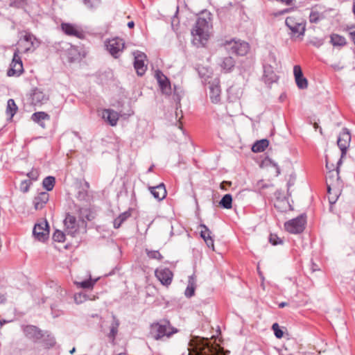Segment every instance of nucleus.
Returning a JSON list of instances; mask_svg holds the SVG:
<instances>
[{
    "label": "nucleus",
    "instance_id": "nucleus-1",
    "mask_svg": "<svg viewBox=\"0 0 355 355\" xmlns=\"http://www.w3.org/2000/svg\"><path fill=\"white\" fill-rule=\"evenodd\" d=\"M211 27V14L207 11L202 12L191 30L193 44L196 46H204L209 40Z\"/></svg>",
    "mask_w": 355,
    "mask_h": 355
},
{
    "label": "nucleus",
    "instance_id": "nucleus-2",
    "mask_svg": "<svg viewBox=\"0 0 355 355\" xmlns=\"http://www.w3.org/2000/svg\"><path fill=\"white\" fill-rule=\"evenodd\" d=\"M341 164L342 160L339 159L337 162L336 170H330L326 175V184L330 204H334L341 193L342 182L339 177V167Z\"/></svg>",
    "mask_w": 355,
    "mask_h": 355
},
{
    "label": "nucleus",
    "instance_id": "nucleus-3",
    "mask_svg": "<svg viewBox=\"0 0 355 355\" xmlns=\"http://www.w3.org/2000/svg\"><path fill=\"white\" fill-rule=\"evenodd\" d=\"M178 332V329L171 326L168 320L161 321L152 325V334L155 340H162L164 337L169 338Z\"/></svg>",
    "mask_w": 355,
    "mask_h": 355
},
{
    "label": "nucleus",
    "instance_id": "nucleus-4",
    "mask_svg": "<svg viewBox=\"0 0 355 355\" xmlns=\"http://www.w3.org/2000/svg\"><path fill=\"white\" fill-rule=\"evenodd\" d=\"M285 24L291 31L292 38H300L304 35L306 23L302 18L288 17L285 20Z\"/></svg>",
    "mask_w": 355,
    "mask_h": 355
},
{
    "label": "nucleus",
    "instance_id": "nucleus-5",
    "mask_svg": "<svg viewBox=\"0 0 355 355\" xmlns=\"http://www.w3.org/2000/svg\"><path fill=\"white\" fill-rule=\"evenodd\" d=\"M105 46L106 50L113 58H118L123 53L125 47V43L123 39L115 37L106 40Z\"/></svg>",
    "mask_w": 355,
    "mask_h": 355
},
{
    "label": "nucleus",
    "instance_id": "nucleus-6",
    "mask_svg": "<svg viewBox=\"0 0 355 355\" xmlns=\"http://www.w3.org/2000/svg\"><path fill=\"white\" fill-rule=\"evenodd\" d=\"M40 42L31 33L26 32L18 42V48L23 53L33 52L39 46Z\"/></svg>",
    "mask_w": 355,
    "mask_h": 355
},
{
    "label": "nucleus",
    "instance_id": "nucleus-7",
    "mask_svg": "<svg viewBox=\"0 0 355 355\" xmlns=\"http://www.w3.org/2000/svg\"><path fill=\"white\" fill-rule=\"evenodd\" d=\"M305 223L306 219L302 215L286 222L284 224V227L286 230L290 233L297 234L302 232L304 230Z\"/></svg>",
    "mask_w": 355,
    "mask_h": 355
},
{
    "label": "nucleus",
    "instance_id": "nucleus-8",
    "mask_svg": "<svg viewBox=\"0 0 355 355\" xmlns=\"http://www.w3.org/2000/svg\"><path fill=\"white\" fill-rule=\"evenodd\" d=\"M193 355H218V351L216 347L210 346L207 340H203L197 343L193 349Z\"/></svg>",
    "mask_w": 355,
    "mask_h": 355
},
{
    "label": "nucleus",
    "instance_id": "nucleus-9",
    "mask_svg": "<svg viewBox=\"0 0 355 355\" xmlns=\"http://www.w3.org/2000/svg\"><path fill=\"white\" fill-rule=\"evenodd\" d=\"M62 31L67 35L82 39L85 37V33L82 28L77 25L70 23H62Z\"/></svg>",
    "mask_w": 355,
    "mask_h": 355
},
{
    "label": "nucleus",
    "instance_id": "nucleus-10",
    "mask_svg": "<svg viewBox=\"0 0 355 355\" xmlns=\"http://www.w3.org/2000/svg\"><path fill=\"white\" fill-rule=\"evenodd\" d=\"M33 234L36 239L40 241H44L49 238V230L46 221L36 224L34 226Z\"/></svg>",
    "mask_w": 355,
    "mask_h": 355
},
{
    "label": "nucleus",
    "instance_id": "nucleus-11",
    "mask_svg": "<svg viewBox=\"0 0 355 355\" xmlns=\"http://www.w3.org/2000/svg\"><path fill=\"white\" fill-rule=\"evenodd\" d=\"M350 141L351 135L349 131L346 128L343 129L340 132L337 141L338 146L341 150V157L340 159H342L346 155V152L349 146Z\"/></svg>",
    "mask_w": 355,
    "mask_h": 355
},
{
    "label": "nucleus",
    "instance_id": "nucleus-12",
    "mask_svg": "<svg viewBox=\"0 0 355 355\" xmlns=\"http://www.w3.org/2000/svg\"><path fill=\"white\" fill-rule=\"evenodd\" d=\"M232 53L237 55L243 56L248 53L250 50L249 44L244 41H232L229 42Z\"/></svg>",
    "mask_w": 355,
    "mask_h": 355
},
{
    "label": "nucleus",
    "instance_id": "nucleus-13",
    "mask_svg": "<svg viewBox=\"0 0 355 355\" xmlns=\"http://www.w3.org/2000/svg\"><path fill=\"white\" fill-rule=\"evenodd\" d=\"M155 76L162 92L166 95H170L171 94V87L168 78L159 70L155 71Z\"/></svg>",
    "mask_w": 355,
    "mask_h": 355
},
{
    "label": "nucleus",
    "instance_id": "nucleus-14",
    "mask_svg": "<svg viewBox=\"0 0 355 355\" xmlns=\"http://www.w3.org/2000/svg\"><path fill=\"white\" fill-rule=\"evenodd\" d=\"M220 80L218 76L214 78L213 82L209 86V97L213 103H218L220 101Z\"/></svg>",
    "mask_w": 355,
    "mask_h": 355
},
{
    "label": "nucleus",
    "instance_id": "nucleus-15",
    "mask_svg": "<svg viewBox=\"0 0 355 355\" xmlns=\"http://www.w3.org/2000/svg\"><path fill=\"white\" fill-rule=\"evenodd\" d=\"M49 99V96L42 89L35 88L31 94V103L34 105H41L46 103Z\"/></svg>",
    "mask_w": 355,
    "mask_h": 355
},
{
    "label": "nucleus",
    "instance_id": "nucleus-16",
    "mask_svg": "<svg viewBox=\"0 0 355 355\" xmlns=\"http://www.w3.org/2000/svg\"><path fill=\"white\" fill-rule=\"evenodd\" d=\"M155 273L156 277L163 285L168 286L171 284L173 275L168 268L157 269Z\"/></svg>",
    "mask_w": 355,
    "mask_h": 355
},
{
    "label": "nucleus",
    "instance_id": "nucleus-17",
    "mask_svg": "<svg viewBox=\"0 0 355 355\" xmlns=\"http://www.w3.org/2000/svg\"><path fill=\"white\" fill-rule=\"evenodd\" d=\"M66 231L68 234L73 236L78 230V225L75 216L67 214L64 220Z\"/></svg>",
    "mask_w": 355,
    "mask_h": 355
},
{
    "label": "nucleus",
    "instance_id": "nucleus-18",
    "mask_svg": "<svg viewBox=\"0 0 355 355\" xmlns=\"http://www.w3.org/2000/svg\"><path fill=\"white\" fill-rule=\"evenodd\" d=\"M148 189L153 197L159 201L164 199L167 194L164 183H161L155 187H148Z\"/></svg>",
    "mask_w": 355,
    "mask_h": 355
},
{
    "label": "nucleus",
    "instance_id": "nucleus-19",
    "mask_svg": "<svg viewBox=\"0 0 355 355\" xmlns=\"http://www.w3.org/2000/svg\"><path fill=\"white\" fill-rule=\"evenodd\" d=\"M198 71L204 83L211 85L214 78L217 76L213 73L212 68H198Z\"/></svg>",
    "mask_w": 355,
    "mask_h": 355
},
{
    "label": "nucleus",
    "instance_id": "nucleus-20",
    "mask_svg": "<svg viewBox=\"0 0 355 355\" xmlns=\"http://www.w3.org/2000/svg\"><path fill=\"white\" fill-rule=\"evenodd\" d=\"M102 117L110 125L114 126L116 125L117 121L119 119V114H118V112L112 110L105 109L103 111Z\"/></svg>",
    "mask_w": 355,
    "mask_h": 355
},
{
    "label": "nucleus",
    "instance_id": "nucleus-21",
    "mask_svg": "<svg viewBox=\"0 0 355 355\" xmlns=\"http://www.w3.org/2000/svg\"><path fill=\"white\" fill-rule=\"evenodd\" d=\"M295 83L300 89H306L308 87L307 79L304 77L302 68H293Z\"/></svg>",
    "mask_w": 355,
    "mask_h": 355
},
{
    "label": "nucleus",
    "instance_id": "nucleus-22",
    "mask_svg": "<svg viewBox=\"0 0 355 355\" xmlns=\"http://www.w3.org/2000/svg\"><path fill=\"white\" fill-rule=\"evenodd\" d=\"M200 236L204 239L205 242L206 243L207 245L209 248H211L213 250H214V239L211 237V231L208 229V227L203 224H201L200 225Z\"/></svg>",
    "mask_w": 355,
    "mask_h": 355
},
{
    "label": "nucleus",
    "instance_id": "nucleus-23",
    "mask_svg": "<svg viewBox=\"0 0 355 355\" xmlns=\"http://www.w3.org/2000/svg\"><path fill=\"white\" fill-rule=\"evenodd\" d=\"M49 195L47 192H41L34 198L33 205L35 209H42L49 201Z\"/></svg>",
    "mask_w": 355,
    "mask_h": 355
},
{
    "label": "nucleus",
    "instance_id": "nucleus-24",
    "mask_svg": "<svg viewBox=\"0 0 355 355\" xmlns=\"http://www.w3.org/2000/svg\"><path fill=\"white\" fill-rule=\"evenodd\" d=\"M24 332L26 336L31 339L37 340L42 337L41 331L33 325H28L25 327Z\"/></svg>",
    "mask_w": 355,
    "mask_h": 355
},
{
    "label": "nucleus",
    "instance_id": "nucleus-25",
    "mask_svg": "<svg viewBox=\"0 0 355 355\" xmlns=\"http://www.w3.org/2000/svg\"><path fill=\"white\" fill-rule=\"evenodd\" d=\"M31 120L39 124L42 128H44L46 125L45 121L50 120V116L44 112H37L32 114Z\"/></svg>",
    "mask_w": 355,
    "mask_h": 355
},
{
    "label": "nucleus",
    "instance_id": "nucleus-26",
    "mask_svg": "<svg viewBox=\"0 0 355 355\" xmlns=\"http://www.w3.org/2000/svg\"><path fill=\"white\" fill-rule=\"evenodd\" d=\"M262 79L266 84L270 85L277 80L278 76L274 71L273 68H264Z\"/></svg>",
    "mask_w": 355,
    "mask_h": 355
},
{
    "label": "nucleus",
    "instance_id": "nucleus-27",
    "mask_svg": "<svg viewBox=\"0 0 355 355\" xmlns=\"http://www.w3.org/2000/svg\"><path fill=\"white\" fill-rule=\"evenodd\" d=\"M133 55L134 67H147V64L145 63L147 56L144 53L136 51L133 52Z\"/></svg>",
    "mask_w": 355,
    "mask_h": 355
},
{
    "label": "nucleus",
    "instance_id": "nucleus-28",
    "mask_svg": "<svg viewBox=\"0 0 355 355\" xmlns=\"http://www.w3.org/2000/svg\"><path fill=\"white\" fill-rule=\"evenodd\" d=\"M97 280L98 279H92L91 277H89V279L83 282H75L74 284L78 288L84 289H92Z\"/></svg>",
    "mask_w": 355,
    "mask_h": 355
},
{
    "label": "nucleus",
    "instance_id": "nucleus-29",
    "mask_svg": "<svg viewBox=\"0 0 355 355\" xmlns=\"http://www.w3.org/2000/svg\"><path fill=\"white\" fill-rule=\"evenodd\" d=\"M18 110V107L15 102V101L12 98H10L7 102V107H6V114L10 116V119H11L14 115L16 114L17 111Z\"/></svg>",
    "mask_w": 355,
    "mask_h": 355
},
{
    "label": "nucleus",
    "instance_id": "nucleus-30",
    "mask_svg": "<svg viewBox=\"0 0 355 355\" xmlns=\"http://www.w3.org/2000/svg\"><path fill=\"white\" fill-rule=\"evenodd\" d=\"M268 141L267 139H261L257 141L252 147V150L254 153L263 152L268 146Z\"/></svg>",
    "mask_w": 355,
    "mask_h": 355
},
{
    "label": "nucleus",
    "instance_id": "nucleus-31",
    "mask_svg": "<svg viewBox=\"0 0 355 355\" xmlns=\"http://www.w3.org/2000/svg\"><path fill=\"white\" fill-rule=\"evenodd\" d=\"M130 216V213L129 211H125L120 214L114 220V227L115 229H118L121 227V224L125 221Z\"/></svg>",
    "mask_w": 355,
    "mask_h": 355
},
{
    "label": "nucleus",
    "instance_id": "nucleus-32",
    "mask_svg": "<svg viewBox=\"0 0 355 355\" xmlns=\"http://www.w3.org/2000/svg\"><path fill=\"white\" fill-rule=\"evenodd\" d=\"M119 326V320L115 317H112V322L110 325V331L109 334V337L112 338V339H114L115 336L117 334L118 332V328Z\"/></svg>",
    "mask_w": 355,
    "mask_h": 355
},
{
    "label": "nucleus",
    "instance_id": "nucleus-33",
    "mask_svg": "<svg viewBox=\"0 0 355 355\" xmlns=\"http://www.w3.org/2000/svg\"><path fill=\"white\" fill-rule=\"evenodd\" d=\"M331 42L334 46H342L346 44V40L343 36L332 34L331 35Z\"/></svg>",
    "mask_w": 355,
    "mask_h": 355
},
{
    "label": "nucleus",
    "instance_id": "nucleus-34",
    "mask_svg": "<svg viewBox=\"0 0 355 355\" xmlns=\"http://www.w3.org/2000/svg\"><path fill=\"white\" fill-rule=\"evenodd\" d=\"M195 288H196V286H195V283H194V279L193 277H190L188 286L185 290V293H184L185 295L187 297H191L193 295H194Z\"/></svg>",
    "mask_w": 355,
    "mask_h": 355
},
{
    "label": "nucleus",
    "instance_id": "nucleus-35",
    "mask_svg": "<svg viewBox=\"0 0 355 355\" xmlns=\"http://www.w3.org/2000/svg\"><path fill=\"white\" fill-rule=\"evenodd\" d=\"M95 297L93 296V297H89V295H87L86 293L80 292L78 293H76L74 295V301L76 304H82L87 301V300H94Z\"/></svg>",
    "mask_w": 355,
    "mask_h": 355
},
{
    "label": "nucleus",
    "instance_id": "nucleus-36",
    "mask_svg": "<svg viewBox=\"0 0 355 355\" xmlns=\"http://www.w3.org/2000/svg\"><path fill=\"white\" fill-rule=\"evenodd\" d=\"M232 197L230 194H225L220 200L219 204L225 209L232 208Z\"/></svg>",
    "mask_w": 355,
    "mask_h": 355
},
{
    "label": "nucleus",
    "instance_id": "nucleus-37",
    "mask_svg": "<svg viewBox=\"0 0 355 355\" xmlns=\"http://www.w3.org/2000/svg\"><path fill=\"white\" fill-rule=\"evenodd\" d=\"M55 182V178L48 176L44 179L42 185L47 191H51L54 187Z\"/></svg>",
    "mask_w": 355,
    "mask_h": 355
},
{
    "label": "nucleus",
    "instance_id": "nucleus-38",
    "mask_svg": "<svg viewBox=\"0 0 355 355\" xmlns=\"http://www.w3.org/2000/svg\"><path fill=\"white\" fill-rule=\"evenodd\" d=\"M21 52V50L19 48H17V49L14 53L12 62L10 67H15L17 64H19L20 67H23L21 58L19 56V53Z\"/></svg>",
    "mask_w": 355,
    "mask_h": 355
},
{
    "label": "nucleus",
    "instance_id": "nucleus-39",
    "mask_svg": "<svg viewBox=\"0 0 355 355\" xmlns=\"http://www.w3.org/2000/svg\"><path fill=\"white\" fill-rule=\"evenodd\" d=\"M309 21L312 24H318L322 19H323V16L318 11L312 10L309 15Z\"/></svg>",
    "mask_w": 355,
    "mask_h": 355
},
{
    "label": "nucleus",
    "instance_id": "nucleus-40",
    "mask_svg": "<svg viewBox=\"0 0 355 355\" xmlns=\"http://www.w3.org/2000/svg\"><path fill=\"white\" fill-rule=\"evenodd\" d=\"M27 5V0H10V7L24 8Z\"/></svg>",
    "mask_w": 355,
    "mask_h": 355
},
{
    "label": "nucleus",
    "instance_id": "nucleus-41",
    "mask_svg": "<svg viewBox=\"0 0 355 355\" xmlns=\"http://www.w3.org/2000/svg\"><path fill=\"white\" fill-rule=\"evenodd\" d=\"M84 5L90 10L96 9L101 3V0H83Z\"/></svg>",
    "mask_w": 355,
    "mask_h": 355
},
{
    "label": "nucleus",
    "instance_id": "nucleus-42",
    "mask_svg": "<svg viewBox=\"0 0 355 355\" xmlns=\"http://www.w3.org/2000/svg\"><path fill=\"white\" fill-rule=\"evenodd\" d=\"M146 252L147 254V256L150 259H157L159 261H161L163 259L162 255L157 250H150L146 249Z\"/></svg>",
    "mask_w": 355,
    "mask_h": 355
},
{
    "label": "nucleus",
    "instance_id": "nucleus-43",
    "mask_svg": "<svg viewBox=\"0 0 355 355\" xmlns=\"http://www.w3.org/2000/svg\"><path fill=\"white\" fill-rule=\"evenodd\" d=\"M24 72V68H19L18 69H15V68H9L7 71V76L9 77L16 76L18 77L21 76Z\"/></svg>",
    "mask_w": 355,
    "mask_h": 355
},
{
    "label": "nucleus",
    "instance_id": "nucleus-44",
    "mask_svg": "<svg viewBox=\"0 0 355 355\" xmlns=\"http://www.w3.org/2000/svg\"><path fill=\"white\" fill-rule=\"evenodd\" d=\"M53 239L56 242H64L65 235L62 231L56 230L53 234Z\"/></svg>",
    "mask_w": 355,
    "mask_h": 355
},
{
    "label": "nucleus",
    "instance_id": "nucleus-45",
    "mask_svg": "<svg viewBox=\"0 0 355 355\" xmlns=\"http://www.w3.org/2000/svg\"><path fill=\"white\" fill-rule=\"evenodd\" d=\"M272 329L274 331L275 336L277 338H282L284 336V331L280 329L277 323H274L272 326Z\"/></svg>",
    "mask_w": 355,
    "mask_h": 355
},
{
    "label": "nucleus",
    "instance_id": "nucleus-46",
    "mask_svg": "<svg viewBox=\"0 0 355 355\" xmlns=\"http://www.w3.org/2000/svg\"><path fill=\"white\" fill-rule=\"evenodd\" d=\"M31 185V180H24L20 184V190L23 193H26L28 191L30 186Z\"/></svg>",
    "mask_w": 355,
    "mask_h": 355
},
{
    "label": "nucleus",
    "instance_id": "nucleus-47",
    "mask_svg": "<svg viewBox=\"0 0 355 355\" xmlns=\"http://www.w3.org/2000/svg\"><path fill=\"white\" fill-rule=\"evenodd\" d=\"M269 241L273 245L282 243V240L280 238H279L276 234H270L269 236Z\"/></svg>",
    "mask_w": 355,
    "mask_h": 355
},
{
    "label": "nucleus",
    "instance_id": "nucleus-48",
    "mask_svg": "<svg viewBox=\"0 0 355 355\" xmlns=\"http://www.w3.org/2000/svg\"><path fill=\"white\" fill-rule=\"evenodd\" d=\"M27 176L33 180H36L39 176V171L37 169H32L27 173Z\"/></svg>",
    "mask_w": 355,
    "mask_h": 355
},
{
    "label": "nucleus",
    "instance_id": "nucleus-49",
    "mask_svg": "<svg viewBox=\"0 0 355 355\" xmlns=\"http://www.w3.org/2000/svg\"><path fill=\"white\" fill-rule=\"evenodd\" d=\"M293 10H294V8H285V9H283V10H279V11L275 12L273 15L275 17H279L280 15H283L286 13H288V12L293 11Z\"/></svg>",
    "mask_w": 355,
    "mask_h": 355
},
{
    "label": "nucleus",
    "instance_id": "nucleus-50",
    "mask_svg": "<svg viewBox=\"0 0 355 355\" xmlns=\"http://www.w3.org/2000/svg\"><path fill=\"white\" fill-rule=\"evenodd\" d=\"M224 67H234V62L232 57H227L223 60Z\"/></svg>",
    "mask_w": 355,
    "mask_h": 355
},
{
    "label": "nucleus",
    "instance_id": "nucleus-51",
    "mask_svg": "<svg viewBox=\"0 0 355 355\" xmlns=\"http://www.w3.org/2000/svg\"><path fill=\"white\" fill-rule=\"evenodd\" d=\"M138 76H142L146 73V68H135Z\"/></svg>",
    "mask_w": 355,
    "mask_h": 355
},
{
    "label": "nucleus",
    "instance_id": "nucleus-52",
    "mask_svg": "<svg viewBox=\"0 0 355 355\" xmlns=\"http://www.w3.org/2000/svg\"><path fill=\"white\" fill-rule=\"evenodd\" d=\"M326 168L329 170V171L330 170H334V164H330L327 159L326 160Z\"/></svg>",
    "mask_w": 355,
    "mask_h": 355
},
{
    "label": "nucleus",
    "instance_id": "nucleus-53",
    "mask_svg": "<svg viewBox=\"0 0 355 355\" xmlns=\"http://www.w3.org/2000/svg\"><path fill=\"white\" fill-rule=\"evenodd\" d=\"M6 302V296L3 293H0V303L4 304Z\"/></svg>",
    "mask_w": 355,
    "mask_h": 355
},
{
    "label": "nucleus",
    "instance_id": "nucleus-54",
    "mask_svg": "<svg viewBox=\"0 0 355 355\" xmlns=\"http://www.w3.org/2000/svg\"><path fill=\"white\" fill-rule=\"evenodd\" d=\"M135 26L134 21H131L128 23V27L130 28H132Z\"/></svg>",
    "mask_w": 355,
    "mask_h": 355
},
{
    "label": "nucleus",
    "instance_id": "nucleus-55",
    "mask_svg": "<svg viewBox=\"0 0 355 355\" xmlns=\"http://www.w3.org/2000/svg\"><path fill=\"white\" fill-rule=\"evenodd\" d=\"M313 128L317 130L318 128L320 129V132L322 134V128L319 127L318 124L317 123H314Z\"/></svg>",
    "mask_w": 355,
    "mask_h": 355
},
{
    "label": "nucleus",
    "instance_id": "nucleus-56",
    "mask_svg": "<svg viewBox=\"0 0 355 355\" xmlns=\"http://www.w3.org/2000/svg\"><path fill=\"white\" fill-rule=\"evenodd\" d=\"M273 164V166H274L276 168V169H277V174H279V173H280V171H279V167L277 166V165L276 164H275V163H274V164Z\"/></svg>",
    "mask_w": 355,
    "mask_h": 355
},
{
    "label": "nucleus",
    "instance_id": "nucleus-57",
    "mask_svg": "<svg viewBox=\"0 0 355 355\" xmlns=\"http://www.w3.org/2000/svg\"><path fill=\"white\" fill-rule=\"evenodd\" d=\"M286 305H287V303H286V302H282V303H280V304H279V306L280 308H283V307H284V306H286Z\"/></svg>",
    "mask_w": 355,
    "mask_h": 355
},
{
    "label": "nucleus",
    "instance_id": "nucleus-58",
    "mask_svg": "<svg viewBox=\"0 0 355 355\" xmlns=\"http://www.w3.org/2000/svg\"><path fill=\"white\" fill-rule=\"evenodd\" d=\"M154 165H152L150 166V168L148 169V173L152 172L153 170Z\"/></svg>",
    "mask_w": 355,
    "mask_h": 355
},
{
    "label": "nucleus",
    "instance_id": "nucleus-59",
    "mask_svg": "<svg viewBox=\"0 0 355 355\" xmlns=\"http://www.w3.org/2000/svg\"><path fill=\"white\" fill-rule=\"evenodd\" d=\"M224 184H225V182H222V184H221V185H220V188H221L222 189H225V186H224Z\"/></svg>",
    "mask_w": 355,
    "mask_h": 355
},
{
    "label": "nucleus",
    "instance_id": "nucleus-60",
    "mask_svg": "<svg viewBox=\"0 0 355 355\" xmlns=\"http://www.w3.org/2000/svg\"><path fill=\"white\" fill-rule=\"evenodd\" d=\"M75 351H76V348H75V347H73L71 350H70V352H70V354H73V353L75 352Z\"/></svg>",
    "mask_w": 355,
    "mask_h": 355
},
{
    "label": "nucleus",
    "instance_id": "nucleus-61",
    "mask_svg": "<svg viewBox=\"0 0 355 355\" xmlns=\"http://www.w3.org/2000/svg\"><path fill=\"white\" fill-rule=\"evenodd\" d=\"M85 187H86L87 188H89V183H88V182H85Z\"/></svg>",
    "mask_w": 355,
    "mask_h": 355
},
{
    "label": "nucleus",
    "instance_id": "nucleus-62",
    "mask_svg": "<svg viewBox=\"0 0 355 355\" xmlns=\"http://www.w3.org/2000/svg\"><path fill=\"white\" fill-rule=\"evenodd\" d=\"M225 184H228L229 186L231 185V182H226V181H224Z\"/></svg>",
    "mask_w": 355,
    "mask_h": 355
},
{
    "label": "nucleus",
    "instance_id": "nucleus-63",
    "mask_svg": "<svg viewBox=\"0 0 355 355\" xmlns=\"http://www.w3.org/2000/svg\"><path fill=\"white\" fill-rule=\"evenodd\" d=\"M230 68H228V69L227 70L226 72H230Z\"/></svg>",
    "mask_w": 355,
    "mask_h": 355
},
{
    "label": "nucleus",
    "instance_id": "nucleus-64",
    "mask_svg": "<svg viewBox=\"0 0 355 355\" xmlns=\"http://www.w3.org/2000/svg\"><path fill=\"white\" fill-rule=\"evenodd\" d=\"M293 67H300V65L296 64V65H294Z\"/></svg>",
    "mask_w": 355,
    "mask_h": 355
}]
</instances>
